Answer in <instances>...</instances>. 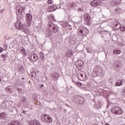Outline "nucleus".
<instances>
[{
  "mask_svg": "<svg viewBox=\"0 0 125 125\" xmlns=\"http://www.w3.org/2000/svg\"><path fill=\"white\" fill-rule=\"evenodd\" d=\"M65 106H66L67 107H69V105L68 104H65Z\"/></svg>",
  "mask_w": 125,
  "mask_h": 125,
  "instance_id": "nucleus-41",
  "label": "nucleus"
},
{
  "mask_svg": "<svg viewBox=\"0 0 125 125\" xmlns=\"http://www.w3.org/2000/svg\"><path fill=\"white\" fill-rule=\"evenodd\" d=\"M123 84V80H120L116 82L115 85L116 86H121Z\"/></svg>",
  "mask_w": 125,
  "mask_h": 125,
  "instance_id": "nucleus-17",
  "label": "nucleus"
},
{
  "mask_svg": "<svg viewBox=\"0 0 125 125\" xmlns=\"http://www.w3.org/2000/svg\"><path fill=\"white\" fill-rule=\"evenodd\" d=\"M74 54V52H73V50H69L68 52H67L66 55L68 57H70L71 55H73Z\"/></svg>",
  "mask_w": 125,
  "mask_h": 125,
  "instance_id": "nucleus-23",
  "label": "nucleus"
},
{
  "mask_svg": "<svg viewBox=\"0 0 125 125\" xmlns=\"http://www.w3.org/2000/svg\"><path fill=\"white\" fill-rule=\"evenodd\" d=\"M54 6H50L49 7V11L50 12H51V11H55L56 10V9H54Z\"/></svg>",
  "mask_w": 125,
  "mask_h": 125,
  "instance_id": "nucleus-26",
  "label": "nucleus"
},
{
  "mask_svg": "<svg viewBox=\"0 0 125 125\" xmlns=\"http://www.w3.org/2000/svg\"><path fill=\"white\" fill-rule=\"evenodd\" d=\"M78 104H80L81 105H83V104H84V98L83 97L79 96V99H78Z\"/></svg>",
  "mask_w": 125,
  "mask_h": 125,
  "instance_id": "nucleus-16",
  "label": "nucleus"
},
{
  "mask_svg": "<svg viewBox=\"0 0 125 125\" xmlns=\"http://www.w3.org/2000/svg\"><path fill=\"white\" fill-rule=\"evenodd\" d=\"M29 59L30 60L31 62L34 63V62H36L39 59V57L38 55L35 54H31L29 55Z\"/></svg>",
  "mask_w": 125,
  "mask_h": 125,
  "instance_id": "nucleus-9",
  "label": "nucleus"
},
{
  "mask_svg": "<svg viewBox=\"0 0 125 125\" xmlns=\"http://www.w3.org/2000/svg\"><path fill=\"white\" fill-rule=\"evenodd\" d=\"M75 64H76V67L79 69V70H82L83 68V61L81 60H79L76 62Z\"/></svg>",
  "mask_w": 125,
  "mask_h": 125,
  "instance_id": "nucleus-11",
  "label": "nucleus"
},
{
  "mask_svg": "<svg viewBox=\"0 0 125 125\" xmlns=\"http://www.w3.org/2000/svg\"><path fill=\"white\" fill-rule=\"evenodd\" d=\"M41 119L43 122V123H45V124H50V123H52V118L50 117L47 114H42L41 116Z\"/></svg>",
  "mask_w": 125,
  "mask_h": 125,
  "instance_id": "nucleus-2",
  "label": "nucleus"
},
{
  "mask_svg": "<svg viewBox=\"0 0 125 125\" xmlns=\"http://www.w3.org/2000/svg\"><path fill=\"white\" fill-rule=\"evenodd\" d=\"M21 9V14H23V13H24V12H25V7H23L21 8H20Z\"/></svg>",
  "mask_w": 125,
  "mask_h": 125,
  "instance_id": "nucleus-31",
  "label": "nucleus"
},
{
  "mask_svg": "<svg viewBox=\"0 0 125 125\" xmlns=\"http://www.w3.org/2000/svg\"><path fill=\"white\" fill-rule=\"evenodd\" d=\"M20 50L21 51L23 55L26 56V50H25V48L23 47H21Z\"/></svg>",
  "mask_w": 125,
  "mask_h": 125,
  "instance_id": "nucleus-27",
  "label": "nucleus"
},
{
  "mask_svg": "<svg viewBox=\"0 0 125 125\" xmlns=\"http://www.w3.org/2000/svg\"><path fill=\"white\" fill-rule=\"evenodd\" d=\"M113 67L115 71L120 70V61L119 60H117L113 63Z\"/></svg>",
  "mask_w": 125,
  "mask_h": 125,
  "instance_id": "nucleus-10",
  "label": "nucleus"
},
{
  "mask_svg": "<svg viewBox=\"0 0 125 125\" xmlns=\"http://www.w3.org/2000/svg\"><path fill=\"white\" fill-rule=\"evenodd\" d=\"M91 6H98L101 4L100 0H94L90 3Z\"/></svg>",
  "mask_w": 125,
  "mask_h": 125,
  "instance_id": "nucleus-12",
  "label": "nucleus"
},
{
  "mask_svg": "<svg viewBox=\"0 0 125 125\" xmlns=\"http://www.w3.org/2000/svg\"><path fill=\"white\" fill-rule=\"evenodd\" d=\"M114 54H120V53H121V50H119V49H116L114 50L113 51Z\"/></svg>",
  "mask_w": 125,
  "mask_h": 125,
  "instance_id": "nucleus-30",
  "label": "nucleus"
},
{
  "mask_svg": "<svg viewBox=\"0 0 125 125\" xmlns=\"http://www.w3.org/2000/svg\"><path fill=\"white\" fill-rule=\"evenodd\" d=\"M7 116V114L6 113L2 112L0 113V120H3Z\"/></svg>",
  "mask_w": 125,
  "mask_h": 125,
  "instance_id": "nucleus-19",
  "label": "nucleus"
},
{
  "mask_svg": "<svg viewBox=\"0 0 125 125\" xmlns=\"http://www.w3.org/2000/svg\"><path fill=\"white\" fill-rule=\"evenodd\" d=\"M51 18H52V19H54V15H52L51 16Z\"/></svg>",
  "mask_w": 125,
  "mask_h": 125,
  "instance_id": "nucleus-40",
  "label": "nucleus"
},
{
  "mask_svg": "<svg viewBox=\"0 0 125 125\" xmlns=\"http://www.w3.org/2000/svg\"><path fill=\"white\" fill-rule=\"evenodd\" d=\"M8 90H9V88H8Z\"/></svg>",
  "mask_w": 125,
  "mask_h": 125,
  "instance_id": "nucleus-46",
  "label": "nucleus"
},
{
  "mask_svg": "<svg viewBox=\"0 0 125 125\" xmlns=\"http://www.w3.org/2000/svg\"><path fill=\"white\" fill-rule=\"evenodd\" d=\"M3 51V48L1 47H0V53H1Z\"/></svg>",
  "mask_w": 125,
  "mask_h": 125,
  "instance_id": "nucleus-37",
  "label": "nucleus"
},
{
  "mask_svg": "<svg viewBox=\"0 0 125 125\" xmlns=\"http://www.w3.org/2000/svg\"><path fill=\"white\" fill-rule=\"evenodd\" d=\"M47 3H48V4H52V1L51 0H48L47 1Z\"/></svg>",
  "mask_w": 125,
  "mask_h": 125,
  "instance_id": "nucleus-35",
  "label": "nucleus"
},
{
  "mask_svg": "<svg viewBox=\"0 0 125 125\" xmlns=\"http://www.w3.org/2000/svg\"><path fill=\"white\" fill-rule=\"evenodd\" d=\"M88 33H89V30L86 27H83L79 29V35L80 37H85Z\"/></svg>",
  "mask_w": 125,
  "mask_h": 125,
  "instance_id": "nucleus-4",
  "label": "nucleus"
},
{
  "mask_svg": "<svg viewBox=\"0 0 125 125\" xmlns=\"http://www.w3.org/2000/svg\"><path fill=\"white\" fill-rule=\"evenodd\" d=\"M39 55L40 58H42V61H43V59H44V53H43L42 52H40L39 53Z\"/></svg>",
  "mask_w": 125,
  "mask_h": 125,
  "instance_id": "nucleus-24",
  "label": "nucleus"
},
{
  "mask_svg": "<svg viewBox=\"0 0 125 125\" xmlns=\"http://www.w3.org/2000/svg\"><path fill=\"white\" fill-rule=\"evenodd\" d=\"M79 96H74L73 97L72 100L74 103H77V104H78V102L79 101Z\"/></svg>",
  "mask_w": 125,
  "mask_h": 125,
  "instance_id": "nucleus-18",
  "label": "nucleus"
},
{
  "mask_svg": "<svg viewBox=\"0 0 125 125\" xmlns=\"http://www.w3.org/2000/svg\"><path fill=\"white\" fill-rule=\"evenodd\" d=\"M22 22L20 21H17L15 24V26L18 30H22L25 34H29L30 33V29L27 27L26 25L22 24Z\"/></svg>",
  "mask_w": 125,
  "mask_h": 125,
  "instance_id": "nucleus-1",
  "label": "nucleus"
},
{
  "mask_svg": "<svg viewBox=\"0 0 125 125\" xmlns=\"http://www.w3.org/2000/svg\"><path fill=\"white\" fill-rule=\"evenodd\" d=\"M83 78V74L82 73H79L78 75V79H80V78Z\"/></svg>",
  "mask_w": 125,
  "mask_h": 125,
  "instance_id": "nucleus-33",
  "label": "nucleus"
},
{
  "mask_svg": "<svg viewBox=\"0 0 125 125\" xmlns=\"http://www.w3.org/2000/svg\"><path fill=\"white\" fill-rule=\"evenodd\" d=\"M120 30L121 32H125V26H121L120 27Z\"/></svg>",
  "mask_w": 125,
  "mask_h": 125,
  "instance_id": "nucleus-32",
  "label": "nucleus"
},
{
  "mask_svg": "<svg viewBox=\"0 0 125 125\" xmlns=\"http://www.w3.org/2000/svg\"><path fill=\"white\" fill-rule=\"evenodd\" d=\"M43 86V84H42V85H41V87H42Z\"/></svg>",
  "mask_w": 125,
  "mask_h": 125,
  "instance_id": "nucleus-42",
  "label": "nucleus"
},
{
  "mask_svg": "<svg viewBox=\"0 0 125 125\" xmlns=\"http://www.w3.org/2000/svg\"><path fill=\"white\" fill-rule=\"evenodd\" d=\"M111 111L115 115H122L123 114V109L120 107H114L111 109Z\"/></svg>",
  "mask_w": 125,
  "mask_h": 125,
  "instance_id": "nucleus-5",
  "label": "nucleus"
},
{
  "mask_svg": "<svg viewBox=\"0 0 125 125\" xmlns=\"http://www.w3.org/2000/svg\"><path fill=\"white\" fill-rule=\"evenodd\" d=\"M20 100L21 102V103L23 105H26V104H28V101L27 100V98L25 96H21L20 97Z\"/></svg>",
  "mask_w": 125,
  "mask_h": 125,
  "instance_id": "nucleus-13",
  "label": "nucleus"
},
{
  "mask_svg": "<svg viewBox=\"0 0 125 125\" xmlns=\"http://www.w3.org/2000/svg\"><path fill=\"white\" fill-rule=\"evenodd\" d=\"M48 26L49 27V30L50 32L54 33V34L58 33V27H56V26L54 25L52 22H49L48 23Z\"/></svg>",
  "mask_w": 125,
  "mask_h": 125,
  "instance_id": "nucleus-3",
  "label": "nucleus"
},
{
  "mask_svg": "<svg viewBox=\"0 0 125 125\" xmlns=\"http://www.w3.org/2000/svg\"><path fill=\"white\" fill-rule=\"evenodd\" d=\"M68 26H69V27H72V25H71L70 24H69V23H68V24L66 25V27H68Z\"/></svg>",
  "mask_w": 125,
  "mask_h": 125,
  "instance_id": "nucleus-39",
  "label": "nucleus"
},
{
  "mask_svg": "<svg viewBox=\"0 0 125 125\" xmlns=\"http://www.w3.org/2000/svg\"><path fill=\"white\" fill-rule=\"evenodd\" d=\"M112 4L114 6H117L120 4V2H119L118 0H113V1H112Z\"/></svg>",
  "mask_w": 125,
  "mask_h": 125,
  "instance_id": "nucleus-20",
  "label": "nucleus"
},
{
  "mask_svg": "<svg viewBox=\"0 0 125 125\" xmlns=\"http://www.w3.org/2000/svg\"><path fill=\"white\" fill-rule=\"evenodd\" d=\"M32 19L33 17L32 16V15L30 14H27L26 15V24L28 25V26L31 25Z\"/></svg>",
  "mask_w": 125,
  "mask_h": 125,
  "instance_id": "nucleus-8",
  "label": "nucleus"
},
{
  "mask_svg": "<svg viewBox=\"0 0 125 125\" xmlns=\"http://www.w3.org/2000/svg\"><path fill=\"white\" fill-rule=\"evenodd\" d=\"M2 105L3 106H4L5 109H8L10 112H13V109H14V106L11 105L9 103H4Z\"/></svg>",
  "mask_w": 125,
  "mask_h": 125,
  "instance_id": "nucleus-7",
  "label": "nucleus"
},
{
  "mask_svg": "<svg viewBox=\"0 0 125 125\" xmlns=\"http://www.w3.org/2000/svg\"><path fill=\"white\" fill-rule=\"evenodd\" d=\"M22 80H24V78H22Z\"/></svg>",
  "mask_w": 125,
  "mask_h": 125,
  "instance_id": "nucleus-44",
  "label": "nucleus"
},
{
  "mask_svg": "<svg viewBox=\"0 0 125 125\" xmlns=\"http://www.w3.org/2000/svg\"><path fill=\"white\" fill-rule=\"evenodd\" d=\"M29 125H41V123H40V121L38 120H33L31 121H28Z\"/></svg>",
  "mask_w": 125,
  "mask_h": 125,
  "instance_id": "nucleus-15",
  "label": "nucleus"
},
{
  "mask_svg": "<svg viewBox=\"0 0 125 125\" xmlns=\"http://www.w3.org/2000/svg\"><path fill=\"white\" fill-rule=\"evenodd\" d=\"M8 125H20V122L19 121H12L10 124H8Z\"/></svg>",
  "mask_w": 125,
  "mask_h": 125,
  "instance_id": "nucleus-22",
  "label": "nucleus"
},
{
  "mask_svg": "<svg viewBox=\"0 0 125 125\" xmlns=\"http://www.w3.org/2000/svg\"><path fill=\"white\" fill-rule=\"evenodd\" d=\"M1 57H2V58H5L6 57V55L5 54H2L1 55Z\"/></svg>",
  "mask_w": 125,
  "mask_h": 125,
  "instance_id": "nucleus-36",
  "label": "nucleus"
},
{
  "mask_svg": "<svg viewBox=\"0 0 125 125\" xmlns=\"http://www.w3.org/2000/svg\"><path fill=\"white\" fill-rule=\"evenodd\" d=\"M23 14H18V13H17V21H20L21 22H23L24 21V20L23 19Z\"/></svg>",
  "mask_w": 125,
  "mask_h": 125,
  "instance_id": "nucleus-14",
  "label": "nucleus"
},
{
  "mask_svg": "<svg viewBox=\"0 0 125 125\" xmlns=\"http://www.w3.org/2000/svg\"><path fill=\"white\" fill-rule=\"evenodd\" d=\"M19 72L21 74H24L25 73V70H24V66H21L19 69Z\"/></svg>",
  "mask_w": 125,
  "mask_h": 125,
  "instance_id": "nucleus-25",
  "label": "nucleus"
},
{
  "mask_svg": "<svg viewBox=\"0 0 125 125\" xmlns=\"http://www.w3.org/2000/svg\"><path fill=\"white\" fill-rule=\"evenodd\" d=\"M85 21H87V23L89 25L90 24V22H89V21H90V18H89V16H84V17Z\"/></svg>",
  "mask_w": 125,
  "mask_h": 125,
  "instance_id": "nucleus-21",
  "label": "nucleus"
},
{
  "mask_svg": "<svg viewBox=\"0 0 125 125\" xmlns=\"http://www.w3.org/2000/svg\"><path fill=\"white\" fill-rule=\"evenodd\" d=\"M119 25H120V23H119V22H116L115 24V27H118V26H119Z\"/></svg>",
  "mask_w": 125,
  "mask_h": 125,
  "instance_id": "nucleus-38",
  "label": "nucleus"
},
{
  "mask_svg": "<svg viewBox=\"0 0 125 125\" xmlns=\"http://www.w3.org/2000/svg\"><path fill=\"white\" fill-rule=\"evenodd\" d=\"M78 84H79V83H80V84H81V85H82V83H77Z\"/></svg>",
  "mask_w": 125,
  "mask_h": 125,
  "instance_id": "nucleus-43",
  "label": "nucleus"
},
{
  "mask_svg": "<svg viewBox=\"0 0 125 125\" xmlns=\"http://www.w3.org/2000/svg\"><path fill=\"white\" fill-rule=\"evenodd\" d=\"M85 77H86V75H85Z\"/></svg>",
  "mask_w": 125,
  "mask_h": 125,
  "instance_id": "nucleus-45",
  "label": "nucleus"
},
{
  "mask_svg": "<svg viewBox=\"0 0 125 125\" xmlns=\"http://www.w3.org/2000/svg\"><path fill=\"white\" fill-rule=\"evenodd\" d=\"M52 77H53L54 79H56L57 78H59V74L57 73V72H54L53 74L52 75Z\"/></svg>",
  "mask_w": 125,
  "mask_h": 125,
  "instance_id": "nucleus-28",
  "label": "nucleus"
},
{
  "mask_svg": "<svg viewBox=\"0 0 125 125\" xmlns=\"http://www.w3.org/2000/svg\"><path fill=\"white\" fill-rule=\"evenodd\" d=\"M94 72H95V73L97 76H101L103 75V69L100 66H97L95 67Z\"/></svg>",
  "mask_w": 125,
  "mask_h": 125,
  "instance_id": "nucleus-6",
  "label": "nucleus"
},
{
  "mask_svg": "<svg viewBox=\"0 0 125 125\" xmlns=\"http://www.w3.org/2000/svg\"><path fill=\"white\" fill-rule=\"evenodd\" d=\"M17 13H19V14H21V9H18L17 11Z\"/></svg>",
  "mask_w": 125,
  "mask_h": 125,
  "instance_id": "nucleus-34",
  "label": "nucleus"
},
{
  "mask_svg": "<svg viewBox=\"0 0 125 125\" xmlns=\"http://www.w3.org/2000/svg\"><path fill=\"white\" fill-rule=\"evenodd\" d=\"M36 76H37V73L35 71L30 73V77L31 78H36Z\"/></svg>",
  "mask_w": 125,
  "mask_h": 125,
  "instance_id": "nucleus-29",
  "label": "nucleus"
}]
</instances>
